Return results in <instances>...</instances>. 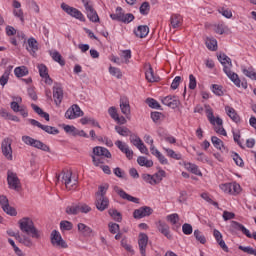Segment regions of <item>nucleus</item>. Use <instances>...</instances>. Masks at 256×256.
<instances>
[{"label": "nucleus", "mask_w": 256, "mask_h": 256, "mask_svg": "<svg viewBox=\"0 0 256 256\" xmlns=\"http://www.w3.org/2000/svg\"><path fill=\"white\" fill-rule=\"evenodd\" d=\"M80 123L82 125H91L92 127H98V129H101V125H99V122H97V120H95V118L93 117H83L80 119Z\"/></svg>", "instance_id": "nucleus-32"}, {"label": "nucleus", "mask_w": 256, "mask_h": 256, "mask_svg": "<svg viewBox=\"0 0 256 256\" xmlns=\"http://www.w3.org/2000/svg\"><path fill=\"white\" fill-rule=\"evenodd\" d=\"M109 73L110 75H112L113 77H116L117 79H121V77H123V73H121V69L117 67L110 66Z\"/></svg>", "instance_id": "nucleus-52"}, {"label": "nucleus", "mask_w": 256, "mask_h": 256, "mask_svg": "<svg viewBox=\"0 0 256 256\" xmlns=\"http://www.w3.org/2000/svg\"><path fill=\"white\" fill-rule=\"evenodd\" d=\"M163 150L165 151L167 157H170V159H175L176 161H181L183 159L181 153H176L171 148H163Z\"/></svg>", "instance_id": "nucleus-35"}, {"label": "nucleus", "mask_w": 256, "mask_h": 256, "mask_svg": "<svg viewBox=\"0 0 256 256\" xmlns=\"http://www.w3.org/2000/svg\"><path fill=\"white\" fill-rule=\"evenodd\" d=\"M206 47L209 51H217V40L215 38H207Z\"/></svg>", "instance_id": "nucleus-44"}, {"label": "nucleus", "mask_w": 256, "mask_h": 256, "mask_svg": "<svg viewBox=\"0 0 256 256\" xmlns=\"http://www.w3.org/2000/svg\"><path fill=\"white\" fill-rule=\"evenodd\" d=\"M93 156L94 157H106V159H111L112 155L109 149L102 147V146H96L93 148Z\"/></svg>", "instance_id": "nucleus-17"}, {"label": "nucleus", "mask_w": 256, "mask_h": 256, "mask_svg": "<svg viewBox=\"0 0 256 256\" xmlns=\"http://www.w3.org/2000/svg\"><path fill=\"white\" fill-rule=\"evenodd\" d=\"M14 74L18 78L25 77L26 75H29V69L27 66H19L14 69Z\"/></svg>", "instance_id": "nucleus-37"}, {"label": "nucleus", "mask_w": 256, "mask_h": 256, "mask_svg": "<svg viewBox=\"0 0 256 256\" xmlns=\"http://www.w3.org/2000/svg\"><path fill=\"white\" fill-rule=\"evenodd\" d=\"M142 179L149 185H157V181H155V176L151 174H142Z\"/></svg>", "instance_id": "nucleus-53"}, {"label": "nucleus", "mask_w": 256, "mask_h": 256, "mask_svg": "<svg viewBox=\"0 0 256 256\" xmlns=\"http://www.w3.org/2000/svg\"><path fill=\"white\" fill-rule=\"evenodd\" d=\"M21 101H23V98L17 97L16 102L13 101L10 103V107H11L12 111H14V113H19V108L21 107L19 105V103H21Z\"/></svg>", "instance_id": "nucleus-54"}, {"label": "nucleus", "mask_w": 256, "mask_h": 256, "mask_svg": "<svg viewBox=\"0 0 256 256\" xmlns=\"http://www.w3.org/2000/svg\"><path fill=\"white\" fill-rule=\"evenodd\" d=\"M67 215H79V204H72L66 207Z\"/></svg>", "instance_id": "nucleus-47"}, {"label": "nucleus", "mask_w": 256, "mask_h": 256, "mask_svg": "<svg viewBox=\"0 0 256 256\" xmlns=\"http://www.w3.org/2000/svg\"><path fill=\"white\" fill-rule=\"evenodd\" d=\"M134 20H135V15H133L132 13H127V14H124L122 21H120V23L129 24Z\"/></svg>", "instance_id": "nucleus-63"}, {"label": "nucleus", "mask_w": 256, "mask_h": 256, "mask_svg": "<svg viewBox=\"0 0 256 256\" xmlns=\"http://www.w3.org/2000/svg\"><path fill=\"white\" fill-rule=\"evenodd\" d=\"M115 131L118 135H121V137H129V135H131V130L125 126H115Z\"/></svg>", "instance_id": "nucleus-39"}, {"label": "nucleus", "mask_w": 256, "mask_h": 256, "mask_svg": "<svg viewBox=\"0 0 256 256\" xmlns=\"http://www.w3.org/2000/svg\"><path fill=\"white\" fill-rule=\"evenodd\" d=\"M115 145H116V147H118V149H119L122 153H124L125 151H127V150L129 149V145H127V143H124V142L121 141V140H117V141L115 142Z\"/></svg>", "instance_id": "nucleus-62"}, {"label": "nucleus", "mask_w": 256, "mask_h": 256, "mask_svg": "<svg viewBox=\"0 0 256 256\" xmlns=\"http://www.w3.org/2000/svg\"><path fill=\"white\" fill-rule=\"evenodd\" d=\"M124 16H125V12L123 11V8L118 6L116 8V13L115 14H110V19H112V21H118V22L121 23Z\"/></svg>", "instance_id": "nucleus-34"}, {"label": "nucleus", "mask_w": 256, "mask_h": 256, "mask_svg": "<svg viewBox=\"0 0 256 256\" xmlns=\"http://www.w3.org/2000/svg\"><path fill=\"white\" fill-rule=\"evenodd\" d=\"M153 175H154V179L156 181V185H159V183H161V181H163L164 177H167V172H165V170H163V169H160Z\"/></svg>", "instance_id": "nucleus-42"}, {"label": "nucleus", "mask_w": 256, "mask_h": 256, "mask_svg": "<svg viewBox=\"0 0 256 256\" xmlns=\"http://www.w3.org/2000/svg\"><path fill=\"white\" fill-rule=\"evenodd\" d=\"M95 205L98 211H105L109 209V198L107 196L96 197Z\"/></svg>", "instance_id": "nucleus-18"}, {"label": "nucleus", "mask_w": 256, "mask_h": 256, "mask_svg": "<svg viewBox=\"0 0 256 256\" xmlns=\"http://www.w3.org/2000/svg\"><path fill=\"white\" fill-rule=\"evenodd\" d=\"M61 231H71L73 229V223L67 220H62L60 222Z\"/></svg>", "instance_id": "nucleus-51"}, {"label": "nucleus", "mask_w": 256, "mask_h": 256, "mask_svg": "<svg viewBox=\"0 0 256 256\" xmlns=\"http://www.w3.org/2000/svg\"><path fill=\"white\" fill-rule=\"evenodd\" d=\"M205 111L208 121L211 123V125H218V127L215 128V132L218 133V135H223L224 137H227V131L225 128H223V119L220 117H216L213 115V108L209 105H205Z\"/></svg>", "instance_id": "nucleus-2"}, {"label": "nucleus", "mask_w": 256, "mask_h": 256, "mask_svg": "<svg viewBox=\"0 0 256 256\" xmlns=\"http://www.w3.org/2000/svg\"><path fill=\"white\" fill-rule=\"evenodd\" d=\"M201 198L204 199V201H207V203H210V205H213L214 207L219 209V203L216 201H213V199H211V197L209 196V193L207 192L202 193Z\"/></svg>", "instance_id": "nucleus-49"}, {"label": "nucleus", "mask_w": 256, "mask_h": 256, "mask_svg": "<svg viewBox=\"0 0 256 256\" xmlns=\"http://www.w3.org/2000/svg\"><path fill=\"white\" fill-rule=\"evenodd\" d=\"M31 107L33 111H35V113L39 115V117H42L43 119H45V121H49V113L43 111V109H41V107L37 106L36 104H31Z\"/></svg>", "instance_id": "nucleus-36"}, {"label": "nucleus", "mask_w": 256, "mask_h": 256, "mask_svg": "<svg viewBox=\"0 0 256 256\" xmlns=\"http://www.w3.org/2000/svg\"><path fill=\"white\" fill-rule=\"evenodd\" d=\"M170 25L172 29H179L183 25V16L181 14H172L170 17Z\"/></svg>", "instance_id": "nucleus-23"}, {"label": "nucleus", "mask_w": 256, "mask_h": 256, "mask_svg": "<svg viewBox=\"0 0 256 256\" xmlns=\"http://www.w3.org/2000/svg\"><path fill=\"white\" fill-rule=\"evenodd\" d=\"M148 243L149 236H147L145 233H140L138 237V247L141 256H146Z\"/></svg>", "instance_id": "nucleus-11"}, {"label": "nucleus", "mask_w": 256, "mask_h": 256, "mask_svg": "<svg viewBox=\"0 0 256 256\" xmlns=\"http://www.w3.org/2000/svg\"><path fill=\"white\" fill-rule=\"evenodd\" d=\"M29 123L33 125V127H38L39 129H42V131H45V133H48V135H59V129H57L56 127L43 125L41 124V122L35 119H29Z\"/></svg>", "instance_id": "nucleus-8"}, {"label": "nucleus", "mask_w": 256, "mask_h": 256, "mask_svg": "<svg viewBox=\"0 0 256 256\" xmlns=\"http://www.w3.org/2000/svg\"><path fill=\"white\" fill-rule=\"evenodd\" d=\"M53 99L57 107L63 102V88L59 85L53 87Z\"/></svg>", "instance_id": "nucleus-21"}, {"label": "nucleus", "mask_w": 256, "mask_h": 256, "mask_svg": "<svg viewBox=\"0 0 256 256\" xmlns=\"http://www.w3.org/2000/svg\"><path fill=\"white\" fill-rule=\"evenodd\" d=\"M61 9H63V11L67 13V15H70V17H74V19H78V21L85 23V16L79 9L71 7L65 3L61 4Z\"/></svg>", "instance_id": "nucleus-4"}, {"label": "nucleus", "mask_w": 256, "mask_h": 256, "mask_svg": "<svg viewBox=\"0 0 256 256\" xmlns=\"http://www.w3.org/2000/svg\"><path fill=\"white\" fill-rule=\"evenodd\" d=\"M225 111L228 117H230V119L233 120L234 123H241V117L239 116V114H237V111L235 110V108L231 106H226Z\"/></svg>", "instance_id": "nucleus-26"}, {"label": "nucleus", "mask_w": 256, "mask_h": 256, "mask_svg": "<svg viewBox=\"0 0 256 256\" xmlns=\"http://www.w3.org/2000/svg\"><path fill=\"white\" fill-rule=\"evenodd\" d=\"M163 105L170 107V109H177L181 102L175 96H166L162 99Z\"/></svg>", "instance_id": "nucleus-16"}, {"label": "nucleus", "mask_w": 256, "mask_h": 256, "mask_svg": "<svg viewBox=\"0 0 256 256\" xmlns=\"http://www.w3.org/2000/svg\"><path fill=\"white\" fill-rule=\"evenodd\" d=\"M146 105H148V107L151 109H161V104H159V102L153 98H147Z\"/></svg>", "instance_id": "nucleus-48"}, {"label": "nucleus", "mask_w": 256, "mask_h": 256, "mask_svg": "<svg viewBox=\"0 0 256 256\" xmlns=\"http://www.w3.org/2000/svg\"><path fill=\"white\" fill-rule=\"evenodd\" d=\"M82 3L85 7L86 15L92 23H99V15L93 5L91 4V0H82Z\"/></svg>", "instance_id": "nucleus-5"}, {"label": "nucleus", "mask_w": 256, "mask_h": 256, "mask_svg": "<svg viewBox=\"0 0 256 256\" xmlns=\"http://www.w3.org/2000/svg\"><path fill=\"white\" fill-rule=\"evenodd\" d=\"M61 177L62 183H64L67 189H69V185H71L72 183L71 177H73V172H71V170H66L61 173Z\"/></svg>", "instance_id": "nucleus-31"}, {"label": "nucleus", "mask_w": 256, "mask_h": 256, "mask_svg": "<svg viewBox=\"0 0 256 256\" xmlns=\"http://www.w3.org/2000/svg\"><path fill=\"white\" fill-rule=\"evenodd\" d=\"M218 61L221 63V65H223V69H225V67H229V69L233 67L231 58H229V56H227L225 53H220L218 55Z\"/></svg>", "instance_id": "nucleus-30"}, {"label": "nucleus", "mask_w": 256, "mask_h": 256, "mask_svg": "<svg viewBox=\"0 0 256 256\" xmlns=\"http://www.w3.org/2000/svg\"><path fill=\"white\" fill-rule=\"evenodd\" d=\"M232 159L238 167H243V165H245L243 159L237 154V152L232 153Z\"/></svg>", "instance_id": "nucleus-58"}, {"label": "nucleus", "mask_w": 256, "mask_h": 256, "mask_svg": "<svg viewBox=\"0 0 256 256\" xmlns=\"http://www.w3.org/2000/svg\"><path fill=\"white\" fill-rule=\"evenodd\" d=\"M108 214L110 215V217H112V219H114V221H117L118 223H121V221H123V216L119 211H117V209L108 210Z\"/></svg>", "instance_id": "nucleus-40"}, {"label": "nucleus", "mask_w": 256, "mask_h": 256, "mask_svg": "<svg viewBox=\"0 0 256 256\" xmlns=\"http://www.w3.org/2000/svg\"><path fill=\"white\" fill-rule=\"evenodd\" d=\"M38 71L40 77H42V79H45L46 85H53V79H51V76H49V70L47 69V66H45V64L38 65Z\"/></svg>", "instance_id": "nucleus-14"}, {"label": "nucleus", "mask_w": 256, "mask_h": 256, "mask_svg": "<svg viewBox=\"0 0 256 256\" xmlns=\"http://www.w3.org/2000/svg\"><path fill=\"white\" fill-rule=\"evenodd\" d=\"M19 227L22 233L31 235L32 239H41V231L35 227V223L29 217H24L19 220Z\"/></svg>", "instance_id": "nucleus-1"}, {"label": "nucleus", "mask_w": 256, "mask_h": 256, "mask_svg": "<svg viewBox=\"0 0 256 256\" xmlns=\"http://www.w3.org/2000/svg\"><path fill=\"white\" fill-rule=\"evenodd\" d=\"M12 141L9 138H5L1 143V151L5 159L13 161V148L11 147Z\"/></svg>", "instance_id": "nucleus-6"}, {"label": "nucleus", "mask_w": 256, "mask_h": 256, "mask_svg": "<svg viewBox=\"0 0 256 256\" xmlns=\"http://www.w3.org/2000/svg\"><path fill=\"white\" fill-rule=\"evenodd\" d=\"M214 31L218 35H223L227 31V26L224 23L217 24L215 25Z\"/></svg>", "instance_id": "nucleus-57"}, {"label": "nucleus", "mask_w": 256, "mask_h": 256, "mask_svg": "<svg viewBox=\"0 0 256 256\" xmlns=\"http://www.w3.org/2000/svg\"><path fill=\"white\" fill-rule=\"evenodd\" d=\"M130 142L135 146V147H139L142 143L143 140H141V138H139V136L137 135H131L130 134Z\"/></svg>", "instance_id": "nucleus-60"}, {"label": "nucleus", "mask_w": 256, "mask_h": 256, "mask_svg": "<svg viewBox=\"0 0 256 256\" xmlns=\"http://www.w3.org/2000/svg\"><path fill=\"white\" fill-rule=\"evenodd\" d=\"M211 141H212V144L214 145V147L216 149H218L219 151H221L222 148L225 149V144L217 136H212Z\"/></svg>", "instance_id": "nucleus-45"}, {"label": "nucleus", "mask_w": 256, "mask_h": 256, "mask_svg": "<svg viewBox=\"0 0 256 256\" xmlns=\"http://www.w3.org/2000/svg\"><path fill=\"white\" fill-rule=\"evenodd\" d=\"M185 168L187 169V171H190V173H193L194 175H198V177L203 176V173H201V170H199V166L196 164L188 162L185 164Z\"/></svg>", "instance_id": "nucleus-33"}, {"label": "nucleus", "mask_w": 256, "mask_h": 256, "mask_svg": "<svg viewBox=\"0 0 256 256\" xmlns=\"http://www.w3.org/2000/svg\"><path fill=\"white\" fill-rule=\"evenodd\" d=\"M116 192L118 193L119 197L121 199H125L126 201H130L131 203H139V198L133 197L129 195L125 190L123 189H117Z\"/></svg>", "instance_id": "nucleus-29"}, {"label": "nucleus", "mask_w": 256, "mask_h": 256, "mask_svg": "<svg viewBox=\"0 0 256 256\" xmlns=\"http://www.w3.org/2000/svg\"><path fill=\"white\" fill-rule=\"evenodd\" d=\"M230 227L235 231H241V233H243V235H246V237H251V232L249 231V229H247L245 226H243V224L237 221H231Z\"/></svg>", "instance_id": "nucleus-22"}, {"label": "nucleus", "mask_w": 256, "mask_h": 256, "mask_svg": "<svg viewBox=\"0 0 256 256\" xmlns=\"http://www.w3.org/2000/svg\"><path fill=\"white\" fill-rule=\"evenodd\" d=\"M156 227L158 229V231L160 233H162V235H164V237H167L168 239H173V236L171 235V230L169 228V225L161 220H159L156 223Z\"/></svg>", "instance_id": "nucleus-15"}, {"label": "nucleus", "mask_w": 256, "mask_h": 256, "mask_svg": "<svg viewBox=\"0 0 256 256\" xmlns=\"http://www.w3.org/2000/svg\"><path fill=\"white\" fill-rule=\"evenodd\" d=\"M7 181L9 185V189H14V191H19L21 189V181L15 172L8 170L7 172Z\"/></svg>", "instance_id": "nucleus-9"}, {"label": "nucleus", "mask_w": 256, "mask_h": 256, "mask_svg": "<svg viewBox=\"0 0 256 256\" xmlns=\"http://www.w3.org/2000/svg\"><path fill=\"white\" fill-rule=\"evenodd\" d=\"M134 34L136 37H139L140 39H144L147 35H149V26L147 25H140L137 27V29L134 30Z\"/></svg>", "instance_id": "nucleus-28"}, {"label": "nucleus", "mask_w": 256, "mask_h": 256, "mask_svg": "<svg viewBox=\"0 0 256 256\" xmlns=\"http://www.w3.org/2000/svg\"><path fill=\"white\" fill-rule=\"evenodd\" d=\"M211 91L214 95H217V97H223V95H225V92H223V86L219 84H212Z\"/></svg>", "instance_id": "nucleus-41"}, {"label": "nucleus", "mask_w": 256, "mask_h": 256, "mask_svg": "<svg viewBox=\"0 0 256 256\" xmlns=\"http://www.w3.org/2000/svg\"><path fill=\"white\" fill-rule=\"evenodd\" d=\"M137 163L140 167H153V160H148L145 156H139L137 158Z\"/></svg>", "instance_id": "nucleus-38"}, {"label": "nucleus", "mask_w": 256, "mask_h": 256, "mask_svg": "<svg viewBox=\"0 0 256 256\" xmlns=\"http://www.w3.org/2000/svg\"><path fill=\"white\" fill-rule=\"evenodd\" d=\"M150 215H153V208L149 206H142L135 209L133 212L134 219H143L144 217H149Z\"/></svg>", "instance_id": "nucleus-10"}, {"label": "nucleus", "mask_w": 256, "mask_h": 256, "mask_svg": "<svg viewBox=\"0 0 256 256\" xmlns=\"http://www.w3.org/2000/svg\"><path fill=\"white\" fill-rule=\"evenodd\" d=\"M182 233H184V235H191L193 233V226L189 223H184L182 225Z\"/></svg>", "instance_id": "nucleus-61"}, {"label": "nucleus", "mask_w": 256, "mask_h": 256, "mask_svg": "<svg viewBox=\"0 0 256 256\" xmlns=\"http://www.w3.org/2000/svg\"><path fill=\"white\" fill-rule=\"evenodd\" d=\"M28 45L26 46L27 51L31 53V55H35L37 51H39V43L37 42V39L31 37L27 40Z\"/></svg>", "instance_id": "nucleus-24"}, {"label": "nucleus", "mask_w": 256, "mask_h": 256, "mask_svg": "<svg viewBox=\"0 0 256 256\" xmlns=\"http://www.w3.org/2000/svg\"><path fill=\"white\" fill-rule=\"evenodd\" d=\"M167 221H170L172 225H177V222L179 221V214L174 213L167 216Z\"/></svg>", "instance_id": "nucleus-64"}, {"label": "nucleus", "mask_w": 256, "mask_h": 256, "mask_svg": "<svg viewBox=\"0 0 256 256\" xmlns=\"http://www.w3.org/2000/svg\"><path fill=\"white\" fill-rule=\"evenodd\" d=\"M223 71L225 75H227L228 79H230V81H232V83L236 85V87H241V79L239 78V75L237 73L231 71V68L227 66L223 68Z\"/></svg>", "instance_id": "nucleus-13"}, {"label": "nucleus", "mask_w": 256, "mask_h": 256, "mask_svg": "<svg viewBox=\"0 0 256 256\" xmlns=\"http://www.w3.org/2000/svg\"><path fill=\"white\" fill-rule=\"evenodd\" d=\"M242 73L249 79H254V81H256V73L253 69L242 68Z\"/></svg>", "instance_id": "nucleus-55"}, {"label": "nucleus", "mask_w": 256, "mask_h": 256, "mask_svg": "<svg viewBox=\"0 0 256 256\" xmlns=\"http://www.w3.org/2000/svg\"><path fill=\"white\" fill-rule=\"evenodd\" d=\"M120 109L121 113L129 119L131 115V105L129 104V99H127V97L120 98Z\"/></svg>", "instance_id": "nucleus-19"}, {"label": "nucleus", "mask_w": 256, "mask_h": 256, "mask_svg": "<svg viewBox=\"0 0 256 256\" xmlns=\"http://www.w3.org/2000/svg\"><path fill=\"white\" fill-rule=\"evenodd\" d=\"M51 57H52L53 61H56V63H59V65H61V67L65 66V60H63V56H61V54L58 51H54L51 54Z\"/></svg>", "instance_id": "nucleus-46"}, {"label": "nucleus", "mask_w": 256, "mask_h": 256, "mask_svg": "<svg viewBox=\"0 0 256 256\" xmlns=\"http://www.w3.org/2000/svg\"><path fill=\"white\" fill-rule=\"evenodd\" d=\"M92 157V163L95 167H100L102 169L103 173L106 175H111V168L107 165H103V158L95 157L94 155Z\"/></svg>", "instance_id": "nucleus-20"}, {"label": "nucleus", "mask_w": 256, "mask_h": 256, "mask_svg": "<svg viewBox=\"0 0 256 256\" xmlns=\"http://www.w3.org/2000/svg\"><path fill=\"white\" fill-rule=\"evenodd\" d=\"M9 70H5L3 75L0 77V85L5 87L9 83Z\"/></svg>", "instance_id": "nucleus-56"}, {"label": "nucleus", "mask_w": 256, "mask_h": 256, "mask_svg": "<svg viewBox=\"0 0 256 256\" xmlns=\"http://www.w3.org/2000/svg\"><path fill=\"white\" fill-rule=\"evenodd\" d=\"M149 11H151V4H149L147 1L143 2L139 8V12L145 16L149 13Z\"/></svg>", "instance_id": "nucleus-50"}, {"label": "nucleus", "mask_w": 256, "mask_h": 256, "mask_svg": "<svg viewBox=\"0 0 256 256\" xmlns=\"http://www.w3.org/2000/svg\"><path fill=\"white\" fill-rule=\"evenodd\" d=\"M145 77L149 83H158V81H161V78L155 75V72L153 71V67H151V65L148 66V69L145 72Z\"/></svg>", "instance_id": "nucleus-25"}, {"label": "nucleus", "mask_w": 256, "mask_h": 256, "mask_svg": "<svg viewBox=\"0 0 256 256\" xmlns=\"http://www.w3.org/2000/svg\"><path fill=\"white\" fill-rule=\"evenodd\" d=\"M22 141L23 143H25V145L35 147V149H40L41 151H45L46 153H51V148H49L47 144L41 142V140H36L35 138H31L30 136H22Z\"/></svg>", "instance_id": "nucleus-3"}, {"label": "nucleus", "mask_w": 256, "mask_h": 256, "mask_svg": "<svg viewBox=\"0 0 256 256\" xmlns=\"http://www.w3.org/2000/svg\"><path fill=\"white\" fill-rule=\"evenodd\" d=\"M194 237L196 241H199V243H201L202 245H205V243H207V238H205V235H203V232L199 229L194 230Z\"/></svg>", "instance_id": "nucleus-43"}, {"label": "nucleus", "mask_w": 256, "mask_h": 256, "mask_svg": "<svg viewBox=\"0 0 256 256\" xmlns=\"http://www.w3.org/2000/svg\"><path fill=\"white\" fill-rule=\"evenodd\" d=\"M83 115L84 113L81 111V108L77 104L72 105L65 112L66 119H77V117H83Z\"/></svg>", "instance_id": "nucleus-12"}, {"label": "nucleus", "mask_w": 256, "mask_h": 256, "mask_svg": "<svg viewBox=\"0 0 256 256\" xmlns=\"http://www.w3.org/2000/svg\"><path fill=\"white\" fill-rule=\"evenodd\" d=\"M2 209L4 213H7V215H10L11 217H17V210L9 204L6 206V208Z\"/></svg>", "instance_id": "nucleus-59"}, {"label": "nucleus", "mask_w": 256, "mask_h": 256, "mask_svg": "<svg viewBox=\"0 0 256 256\" xmlns=\"http://www.w3.org/2000/svg\"><path fill=\"white\" fill-rule=\"evenodd\" d=\"M77 227L79 233H81V235H83L84 237H93V229H91V227L83 223H78Z\"/></svg>", "instance_id": "nucleus-27"}, {"label": "nucleus", "mask_w": 256, "mask_h": 256, "mask_svg": "<svg viewBox=\"0 0 256 256\" xmlns=\"http://www.w3.org/2000/svg\"><path fill=\"white\" fill-rule=\"evenodd\" d=\"M50 239L53 247H60L61 249H67V247H69V245H67V242L63 240L61 233H59V231L57 230H53L51 232Z\"/></svg>", "instance_id": "nucleus-7"}]
</instances>
